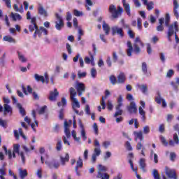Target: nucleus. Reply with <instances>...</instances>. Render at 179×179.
Wrapping results in <instances>:
<instances>
[{"instance_id": "f257e3e1", "label": "nucleus", "mask_w": 179, "mask_h": 179, "mask_svg": "<svg viewBox=\"0 0 179 179\" xmlns=\"http://www.w3.org/2000/svg\"><path fill=\"white\" fill-rule=\"evenodd\" d=\"M179 31L178 22L175 21L173 24H171L167 31V38L169 41H171V36H175V40L176 44L179 43V38L177 33Z\"/></svg>"}, {"instance_id": "f03ea898", "label": "nucleus", "mask_w": 179, "mask_h": 179, "mask_svg": "<svg viewBox=\"0 0 179 179\" xmlns=\"http://www.w3.org/2000/svg\"><path fill=\"white\" fill-rule=\"evenodd\" d=\"M69 93H70V99L72 101L71 106L73 111L76 113V114H79V110H76V108H80V103H79V101L75 97H76V90H75V88L70 87L69 89Z\"/></svg>"}, {"instance_id": "7ed1b4c3", "label": "nucleus", "mask_w": 179, "mask_h": 179, "mask_svg": "<svg viewBox=\"0 0 179 179\" xmlns=\"http://www.w3.org/2000/svg\"><path fill=\"white\" fill-rule=\"evenodd\" d=\"M127 50L126 51L127 54V57H132V52H135V54L141 53V48H139V44L134 43L132 46V43L131 41H128L127 43Z\"/></svg>"}, {"instance_id": "20e7f679", "label": "nucleus", "mask_w": 179, "mask_h": 179, "mask_svg": "<svg viewBox=\"0 0 179 179\" xmlns=\"http://www.w3.org/2000/svg\"><path fill=\"white\" fill-rule=\"evenodd\" d=\"M108 10L109 13H111L112 17H113V19H118L119 16H121V15H122V12H124V8L119 6H117V7H115V6L111 4L109 6Z\"/></svg>"}, {"instance_id": "39448f33", "label": "nucleus", "mask_w": 179, "mask_h": 179, "mask_svg": "<svg viewBox=\"0 0 179 179\" xmlns=\"http://www.w3.org/2000/svg\"><path fill=\"white\" fill-rule=\"evenodd\" d=\"M122 95H120L117 98V105L116 106V112L114 114V117H117L118 115H122L124 111L121 109V106H123L122 103Z\"/></svg>"}, {"instance_id": "423d86ee", "label": "nucleus", "mask_w": 179, "mask_h": 179, "mask_svg": "<svg viewBox=\"0 0 179 179\" xmlns=\"http://www.w3.org/2000/svg\"><path fill=\"white\" fill-rule=\"evenodd\" d=\"M55 17L57 21H55V27L57 30L61 31L62 30V27L65 26V23L64 22V20L62 19V17L59 15V14L56 13Z\"/></svg>"}, {"instance_id": "0eeeda50", "label": "nucleus", "mask_w": 179, "mask_h": 179, "mask_svg": "<svg viewBox=\"0 0 179 179\" xmlns=\"http://www.w3.org/2000/svg\"><path fill=\"white\" fill-rule=\"evenodd\" d=\"M13 152H14V153H17V155H20V156H21L22 163L24 164L26 162V157H24V153L23 152H20V145L19 144L13 145Z\"/></svg>"}, {"instance_id": "6e6552de", "label": "nucleus", "mask_w": 179, "mask_h": 179, "mask_svg": "<svg viewBox=\"0 0 179 179\" xmlns=\"http://www.w3.org/2000/svg\"><path fill=\"white\" fill-rule=\"evenodd\" d=\"M165 174H166L167 177L171 179H178L177 177V173L175 169H171L168 166H165Z\"/></svg>"}, {"instance_id": "1a4fd4ad", "label": "nucleus", "mask_w": 179, "mask_h": 179, "mask_svg": "<svg viewBox=\"0 0 179 179\" xmlns=\"http://www.w3.org/2000/svg\"><path fill=\"white\" fill-rule=\"evenodd\" d=\"M127 110L129 114H136L138 113V108L135 101L130 102L129 105L127 106Z\"/></svg>"}, {"instance_id": "9d476101", "label": "nucleus", "mask_w": 179, "mask_h": 179, "mask_svg": "<svg viewBox=\"0 0 179 179\" xmlns=\"http://www.w3.org/2000/svg\"><path fill=\"white\" fill-rule=\"evenodd\" d=\"M78 92V95L80 97L86 92V87L83 83H78L76 87Z\"/></svg>"}, {"instance_id": "9b49d317", "label": "nucleus", "mask_w": 179, "mask_h": 179, "mask_svg": "<svg viewBox=\"0 0 179 179\" xmlns=\"http://www.w3.org/2000/svg\"><path fill=\"white\" fill-rule=\"evenodd\" d=\"M59 96V92L57 88H55L54 91L50 92V95L48 96V99L50 101H57V98Z\"/></svg>"}, {"instance_id": "f8f14e48", "label": "nucleus", "mask_w": 179, "mask_h": 179, "mask_svg": "<svg viewBox=\"0 0 179 179\" xmlns=\"http://www.w3.org/2000/svg\"><path fill=\"white\" fill-rule=\"evenodd\" d=\"M94 146H95L94 150V155H95V156H100L101 150H100V142H99V140L95 139L94 141Z\"/></svg>"}, {"instance_id": "ddd939ff", "label": "nucleus", "mask_w": 179, "mask_h": 179, "mask_svg": "<svg viewBox=\"0 0 179 179\" xmlns=\"http://www.w3.org/2000/svg\"><path fill=\"white\" fill-rule=\"evenodd\" d=\"M117 34L120 37H124V30L122 29V28H120L118 27H112V34H113V36H115Z\"/></svg>"}, {"instance_id": "4468645a", "label": "nucleus", "mask_w": 179, "mask_h": 179, "mask_svg": "<svg viewBox=\"0 0 179 179\" xmlns=\"http://www.w3.org/2000/svg\"><path fill=\"white\" fill-rule=\"evenodd\" d=\"M173 15L176 17V19L178 20V18H179V13H178L179 3H178V1H177V0H173Z\"/></svg>"}, {"instance_id": "2eb2a0df", "label": "nucleus", "mask_w": 179, "mask_h": 179, "mask_svg": "<svg viewBox=\"0 0 179 179\" xmlns=\"http://www.w3.org/2000/svg\"><path fill=\"white\" fill-rule=\"evenodd\" d=\"M110 94H111L110 91L108 90H106L105 91V96H102L101 101V106H102V110H106V101L104 100H106L107 97L110 96Z\"/></svg>"}, {"instance_id": "dca6fc26", "label": "nucleus", "mask_w": 179, "mask_h": 179, "mask_svg": "<svg viewBox=\"0 0 179 179\" xmlns=\"http://www.w3.org/2000/svg\"><path fill=\"white\" fill-rule=\"evenodd\" d=\"M38 13L41 15V16H43V17H47L48 16V13H47V10L44 9V7L41 4L38 7Z\"/></svg>"}, {"instance_id": "f3484780", "label": "nucleus", "mask_w": 179, "mask_h": 179, "mask_svg": "<svg viewBox=\"0 0 179 179\" xmlns=\"http://www.w3.org/2000/svg\"><path fill=\"white\" fill-rule=\"evenodd\" d=\"M173 140H170L169 142V145L170 146H174L175 143H176V145H179V138H178V135L177 134V133H175L173 134Z\"/></svg>"}, {"instance_id": "a211bd4d", "label": "nucleus", "mask_w": 179, "mask_h": 179, "mask_svg": "<svg viewBox=\"0 0 179 179\" xmlns=\"http://www.w3.org/2000/svg\"><path fill=\"white\" fill-rule=\"evenodd\" d=\"M48 166L50 169H59V162L55 159H53L51 162L48 163Z\"/></svg>"}, {"instance_id": "6ab92c4d", "label": "nucleus", "mask_w": 179, "mask_h": 179, "mask_svg": "<svg viewBox=\"0 0 179 179\" xmlns=\"http://www.w3.org/2000/svg\"><path fill=\"white\" fill-rule=\"evenodd\" d=\"M126 80H127V77L125 76V73H120L117 76V83H120V84L125 83Z\"/></svg>"}, {"instance_id": "aec40b11", "label": "nucleus", "mask_w": 179, "mask_h": 179, "mask_svg": "<svg viewBox=\"0 0 179 179\" xmlns=\"http://www.w3.org/2000/svg\"><path fill=\"white\" fill-rule=\"evenodd\" d=\"M96 178L110 179V175H108V173H107L98 171V173L96 175Z\"/></svg>"}, {"instance_id": "412c9836", "label": "nucleus", "mask_w": 179, "mask_h": 179, "mask_svg": "<svg viewBox=\"0 0 179 179\" xmlns=\"http://www.w3.org/2000/svg\"><path fill=\"white\" fill-rule=\"evenodd\" d=\"M138 113L141 115V120L143 121V122H146V112H145L143 110V108H142L141 106H140L138 108Z\"/></svg>"}, {"instance_id": "4be33fe9", "label": "nucleus", "mask_w": 179, "mask_h": 179, "mask_svg": "<svg viewBox=\"0 0 179 179\" xmlns=\"http://www.w3.org/2000/svg\"><path fill=\"white\" fill-rule=\"evenodd\" d=\"M22 92L24 94H26V96H27V94H31L33 93V88H31V87L30 85H27V90L26 87H24V86H22Z\"/></svg>"}, {"instance_id": "5701e85b", "label": "nucleus", "mask_w": 179, "mask_h": 179, "mask_svg": "<svg viewBox=\"0 0 179 179\" xmlns=\"http://www.w3.org/2000/svg\"><path fill=\"white\" fill-rule=\"evenodd\" d=\"M122 3L127 15L131 16V6H129V3H127V1H123Z\"/></svg>"}, {"instance_id": "b1692460", "label": "nucleus", "mask_w": 179, "mask_h": 179, "mask_svg": "<svg viewBox=\"0 0 179 179\" xmlns=\"http://www.w3.org/2000/svg\"><path fill=\"white\" fill-rule=\"evenodd\" d=\"M134 135L136 138V139H139L140 142H142V141L143 140V134L142 133V131H134Z\"/></svg>"}, {"instance_id": "393cba45", "label": "nucleus", "mask_w": 179, "mask_h": 179, "mask_svg": "<svg viewBox=\"0 0 179 179\" xmlns=\"http://www.w3.org/2000/svg\"><path fill=\"white\" fill-rule=\"evenodd\" d=\"M60 162H61L62 166H65V164L68 163V162H69V154L66 153L65 157L61 156Z\"/></svg>"}, {"instance_id": "a878e982", "label": "nucleus", "mask_w": 179, "mask_h": 179, "mask_svg": "<svg viewBox=\"0 0 179 179\" xmlns=\"http://www.w3.org/2000/svg\"><path fill=\"white\" fill-rule=\"evenodd\" d=\"M19 174H20V177L21 179H24L28 176L27 170H26V169L23 170L22 169H19Z\"/></svg>"}, {"instance_id": "bb28decb", "label": "nucleus", "mask_w": 179, "mask_h": 179, "mask_svg": "<svg viewBox=\"0 0 179 179\" xmlns=\"http://www.w3.org/2000/svg\"><path fill=\"white\" fill-rule=\"evenodd\" d=\"M80 127L81 128V136L83 138V141H86L87 139V136H86V131H85V127L82 123L80 124Z\"/></svg>"}, {"instance_id": "cd10ccee", "label": "nucleus", "mask_w": 179, "mask_h": 179, "mask_svg": "<svg viewBox=\"0 0 179 179\" xmlns=\"http://www.w3.org/2000/svg\"><path fill=\"white\" fill-rule=\"evenodd\" d=\"M138 89L143 93V94H146L148 92V85H138Z\"/></svg>"}, {"instance_id": "c85d7f7f", "label": "nucleus", "mask_w": 179, "mask_h": 179, "mask_svg": "<svg viewBox=\"0 0 179 179\" xmlns=\"http://www.w3.org/2000/svg\"><path fill=\"white\" fill-rule=\"evenodd\" d=\"M3 150H4L6 155H8V159H12V150H8L6 145H3Z\"/></svg>"}, {"instance_id": "c756f323", "label": "nucleus", "mask_w": 179, "mask_h": 179, "mask_svg": "<svg viewBox=\"0 0 179 179\" xmlns=\"http://www.w3.org/2000/svg\"><path fill=\"white\" fill-rule=\"evenodd\" d=\"M34 78L36 82H41L42 83H44L45 82V79H44V76H39L38 74H35Z\"/></svg>"}, {"instance_id": "7c9ffc66", "label": "nucleus", "mask_w": 179, "mask_h": 179, "mask_svg": "<svg viewBox=\"0 0 179 179\" xmlns=\"http://www.w3.org/2000/svg\"><path fill=\"white\" fill-rule=\"evenodd\" d=\"M17 107L20 110V114H21L22 117H24V115H26V110L24 109V108L22 106V104L19 103H17Z\"/></svg>"}, {"instance_id": "2f4dec72", "label": "nucleus", "mask_w": 179, "mask_h": 179, "mask_svg": "<svg viewBox=\"0 0 179 179\" xmlns=\"http://www.w3.org/2000/svg\"><path fill=\"white\" fill-rule=\"evenodd\" d=\"M102 28L106 36L110 34V26H108L106 22L103 24Z\"/></svg>"}, {"instance_id": "473e14b6", "label": "nucleus", "mask_w": 179, "mask_h": 179, "mask_svg": "<svg viewBox=\"0 0 179 179\" xmlns=\"http://www.w3.org/2000/svg\"><path fill=\"white\" fill-rule=\"evenodd\" d=\"M3 40L4 41H8V43H13L15 44V43H16V41L15 40V38H13L12 36H5L3 38Z\"/></svg>"}, {"instance_id": "72a5a7b5", "label": "nucleus", "mask_w": 179, "mask_h": 179, "mask_svg": "<svg viewBox=\"0 0 179 179\" xmlns=\"http://www.w3.org/2000/svg\"><path fill=\"white\" fill-rule=\"evenodd\" d=\"M141 69H142V72L144 73V75H147V76H149L148 75V64H146V62L142 63Z\"/></svg>"}, {"instance_id": "f704fd0d", "label": "nucleus", "mask_w": 179, "mask_h": 179, "mask_svg": "<svg viewBox=\"0 0 179 179\" xmlns=\"http://www.w3.org/2000/svg\"><path fill=\"white\" fill-rule=\"evenodd\" d=\"M56 150L57 152H61L62 150V140L59 139L56 145Z\"/></svg>"}, {"instance_id": "c9c22d12", "label": "nucleus", "mask_w": 179, "mask_h": 179, "mask_svg": "<svg viewBox=\"0 0 179 179\" xmlns=\"http://www.w3.org/2000/svg\"><path fill=\"white\" fill-rule=\"evenodd\" d=\"M58 107H65L66 106V99L65 97L62 98V101L57 102Z\"/></svg>"}, {"instance_id": "e433bc0d", "label": "nucleus", "mask_w": 179, "mask_h": 179, "mask_svg": "<svg viewBox=\"0 0 179 179\" xmlns=\"http://www.w3.org/2000/svg\"><path fill=\"white\" fill-rule=\"evenodd\" d=\"M11 15L14 22H16V20H22V15H20V14H17V13L14 14L13 13H12Z\"/></svg>"}, {"instance_id": "4c0bfd02", "label": "nucleus", "mask_w": 179, "mask_h": 179, "mask_svg": "<svg viewBox=\"0 0 179 179\" xmlns=\"http://www.w3.org/2000/svg\"><path fill=\"white\" fill-rule=\"evenodd\" d=\"M139 164H140L141 170L145 171V169L146 167V163H145V159H143V158L140 159Z\"/></svg>"}, {"instance_id": "58836bf2", "label": "nucleus", "mask_w": 179, "mask_h": 179, "mask_svg": "<svg viewBox=\"0 0 179 179\" xmlns=\"http://www.w3.org/2000/svg\"><path fill=\"white\" fill-rule=\"evenodd\" d=\"M17 54L18 55V59L21 61V62H27V59L24 57V56L20 53V52L17 51Z\"/></svg>"}, {"instance_id": "ea45409f", "label": "nucleus", "mask_w": 179, "mask_h": 179, "mask_svg": "<svg viewBox=\"0 0 179 179\" xmlns=\"http://www.w3.org/2000/svg\"><path fill=\"white\" fill-rule=\"evenodd\" d=\"M165 26L170 27V14L167 13L165 17Z\"/></svg>"}, {"instance_id": "a19ab883", "label": "nucleus", "mask_w": 179, "mask_h": 179, "mask_svg": "<svg viewBox=\"0 0 179 179\" xmlns=\"http://www.w3.org/2000/svg\"><path fill=\"white\" fill-rule=\"evenodd\" d=\"M3 107L5 113H10V114H12V107H10V106L8 104H4Z\"/></svg>"}, {"instance_id": "79ce46f5", "label": "nucleus", "mask_w": 179, "mask_h": 179, "mask_svg": "<svg viewBox=\"0 0 179 179\" xmlns=\"http://www.w3.org/2000/svg\"><path fill=\"white\" fill-rule=\"evenodd\" d=\"M82 169L83 167V161L82 160V158L79 157L78 160L77 161V165L76 166V169Z\"/></svg>"}, {"instance_id": "37998d69", "label": "nucleus", "mask_w": 179, "mask_h": 179, "mask_svg": "<svg viewBox=\"0 0 179 179\" xmlns=\"http://www.w3.org/2000/svg\"><path fill=\"white\" fill-rule=\"evenodd\" d=\"M145 6L147 7V9L148 10H152L155 8V3H153V1H149Z\"/></svg>"}, {"instance_id": "c03bdc74", "label": "nucleus", "mask_w": 179, "mask_h": 179, "mask_svg": "<svg viewBox=\"0 0 179 179\" xmlns=\"http://www.w3.org/2000/svg\"><path fill=\"white\" fill-rule=\"evenodd\" d=\"M73 13L74 16L79 17L80 16H83V13L82 11H79L77 9L73 10Z\"/></svg>"}, {"instance_id": "a18cd8bd", "label": "nucleus", "mask_w": 179, "mask_h": 179, "mask_svg": "<svg viewBox=\"0 0 179 179\" xmlns=\"http://www.w3.org/2000/svg\"><path fill=\"white\" fill-rule=\"evenodd\" d=\"M90 55L91 59L88 57H86L84 59L85 64H90L92 61H94V59L93 57V55H92V53H90Z\"/></svg>"}, {"instance_id": "49530a36", "label": "nucleus", "mask_w": 179, "mask_h": 179, "mask_svg": "<svg viewBox=\"0 0 179 179\" xmlns=\"http://www.w3.org/2000/svg\"><path fill=\"white\" fill-rule=\"evenodd\" d=\"M112 58L113 62L115 63L118 62V55H117V52H113Z\"/></svg>"}, {"instance_id": "de8ad7c7", "label": "nucleus", "mask_w": 179, "mask_h": 179, "mask_svg": "<svg viewBox=\"0 0 179 179\" xmlns=\"http://www.w3.org/2000/svg\"><path fill=\"white\" fill-rule=\"evenodd\" d=\"M152 176L154 179H160V175H159V171H157V169L153 170Z\"/></svg>"}, {"instance_id": "09e8293b", "label": "nucleus", "mask_w": 179, "mask_h": 179, "mask_svg": "<svg viewBox=\"0 0 179 179\" xmlns=\"http://www.w3.org/2000/svg\"><path fill=\"white\" fill-rule=\"evenodd\" d=\"M109 80L112 85H116L117 84V78H115V76H110L109 78Z\"/></svg>"}, {"instance_id": "8fccbe9b", "label": "nucleus", "mask_w": 179, "mask_h": 179, "mask_svg": "<svg viewBox=\"0 0 179 179\" xmlns=\"http://www.w3.org/2000/svg\"><path fill=\"white\" fill-rule=\"evenodd\" d=\"M37 27H38V26L37 24H29V30L30 31V33H33L34 31V30H36L37 29Z\"/></svg>"}, {"instance_id": "3c124183", "label": "nucleus", "mask_w": 179, "mask_h": 179, "mask_svg": "<svg viewBox=\"0 0 179 179\" xmlns=\"http://www.w3.org/2000/svg\"><path fill=\"white\" fill-rule=\"evenodd\" d=\"M0 127L8 128V122L0 118Z\"/></svg>"}, {"instance_id": "603ef678", "label": "nucleus", "mask_w": 179, "mask_h": 179, "mask_svg": "<svg viewBox=\"0 0 179 179\" xmlns=\"http://www.w3.org/2000/svg\"><path fill=\"white\" fill-rule=\"evenodd\" d=\"M5 58H6V53H4L0 58V65L1 66H4L5 65Z\"/></svg>"}, {"instance_id": "864d4df0", "label": "nucleus", "mask_w": 179, "mask_h": 179, "mask_svg": "<svg viewBox=\"0 0 179 179\" xmlns=\"http://www.w3.org/2000/svg\"><path fill=\"white\" fill-rule=\"evenodd\" d=\"M106 62L108 68H111V66H113V62L111 61V57L108 56Z\"/></svg>"}, {"instance_id": "5fc2aeb1", "label": "nucleus", "mask_w": 179, "mask_h": 179, "mask_svg": "<svg viewBox=\"0 0 179 179\" xmlns=\"http://www.w3.org/2000/svg\"><path fill=\"white\" fill-rule=\"evenodd\" d=\"M98 171H100V173H103L107 171V168L101 164H99V167H98Z\"/></svg>"}, {"instance_id": "6e6d98bb", "label": "nucleus", "mask_w": 179, "mask_h": 179, "mask_svg": "<svg viewBox=\"0 0 179 179\" xmlns=\"http://www.w3.org/2000/svg\"><path fill=\"white\" fill-rule=\"evenodd\" d=\"M129 163L130 164V167L134 173H136V170H138V167L134 168V162H132V159H129Z\"/></svg>"}, {"instance_id": "4d7b16f0", "label": "nucleus", "mask_w": 179, "mask_h": 179, "mask_svg": "<svg viewBox=\"0 0 179 179\" xmlns=\"http://www.w3.org/2000/svg\"><path fill=\"white\" fill-rule=\"evenodd\" d=\"M91 76L93 78H96V76H97V71L96 70V69H94V68L91 69Z\"/></svg>"}, {"instance_id": "13d9d810", "label": "nucleus", "mask_w": 179, "mask_h": 179, "mask_svg": "<svg viewBox=\"0 0 179 179\" xmlns=\"http://www.w3.org/2000/svg\"><path fill=\"white\" fill-rule=\"evenodd\" d=\"M137 27L138 30H142V19L141 18L137 19Z\"/></svg>"}, {"instance_id": "bf43d9fd", "label": "nucleus", "mask_w": 179, "mask_h": 179, "mask_svg": "<svg viewBox=\"0 0 179 179\" xmlns=\"http://www.w3.org/2000/svg\"><path fill=\"white\" fill-rule=\"evenodd\" d=\"M176 157H177V155H176V152H171L170 153V160H171V162H175Z\"/></svg>"}, {"instance_id": "052dcab7", "label": "nucleus", "mask_w": 179, "mask_h": 179, "mask_svg": "<svg viewBox=\"0 0 179 179\" xmlns=\"http://www.w3.org/2000/svg\"><path fill=\"white\" fill-rule=\"evenodd\" d=\"M93 128L95 135H99V127L97 126V123H94Z\"/></svg>"}, {"instance_id": "680f3d73", "label": "nucleus", "mask_w": 179, "mask_h": 179, "mask_svg": "<svg viewBox=\"0 0 179 179\" xmlns=\"http://www.w3.org/2000/svg\"><path fill=\"white\" fill-rule=\"evenodd\" d=\"M72 125V120L68 121H64V128H69Z\"/></svg>"}, {"instance_id": "e2e57ef3", "label": "nucleus", "mask_w": 179, "mask_h": 179, "mask_svg": "<svg viewBox=\"0 0 179 179\" xmlns=\"http://www.w3.org/2000/svg\"><path fill=\"white\" fill-rule=\"evenodd\" d=\"M174 75V70L170 69L167 71L166 78H171Z\"/></svg>"}, {"instance_id": "0e129e2a", "label": "nucleus", "mask_w": 179, "mask_h": 179, "mask_svg": "<svg viewBox=\"0 0 179 179\" xmlns=\"http://www.w3.org/2000/svg\"><path fill=\"white\" fill-rule=\"evenodd\" d=\"M150 132V127H149V126H145L143 127V134H145V135H148V134H149Z\"/></svg>"}, {"instance_id": "69168bd1", "label": "nucleus", "mask_w": 179, "mask_h": 179, "mask_svg": "<svg viewBox=\"0 0 179 179\" xmlns=\"http://www.w3.org/2000/svg\"><path fill=\"white\" fill-rule=\"evenodd\" d=\"M125 146H126V149H127L129 152H131V150H132V146L131 145V143H129V141H127L125 143Z\"/></svg>"}, {"instance_id": "338daca9", "label": "nucleus", "mask_w": 179, "mask_h": 179, "mask_svg": "<svg viewBox=\"0 0 179 179\" xmlns=\"http://www.w3.org/2000/svg\"><path fill=\"white\" fill-rule=\"evenodd\" d=\"M64 133L66 138H71V131L69 130V128H64Z\"/></svg>"}, {"instance_id": "774afa93", "label": "nucleus", "mask_w": 179, "mask_h": 179, "mask_svg": "<svg viewBox=\"0 0 179 179\" xmlns=\"http://www.w3.org/2000/svg\"><path fill=\"white\" fill-rule=\"evenodd\" d=\"M45 110H47V106H43L38 110V114H40V115L44 114V113H45Z\"/></svg>"}]
</instances>
